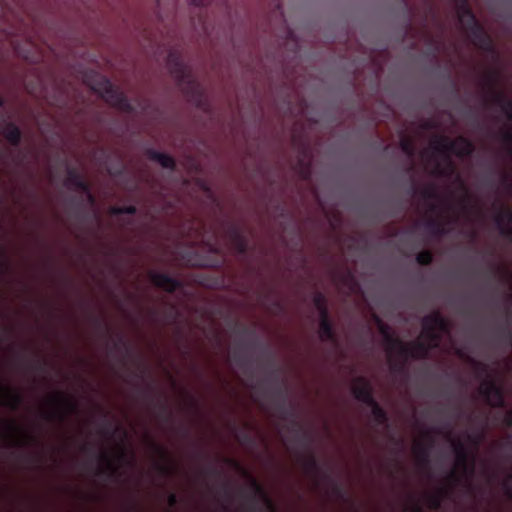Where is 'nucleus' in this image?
<instances>
[{"label":"nucleus","mask_w":512,"mask_h":512,"mask_svg":"<svg viewBox=\"0 0 512 512\" xmlns=\"http://www.w3.org/2000/svg\"><path fill=\"white\" fill-rule=\"evenodd\" d=\"M352 394L356 400L368 405L374 403V395L371 383L365 377H356L352 385Z\"/></svg>","instance_id":"obj_11"},{"label":"nucleus","mask_w":512,"mask_h":512,"mask_svg":"<svg viewBox=\"0 0 512 512\" xmlns=\"http://www.w3.org/2000/svg\"><path fill=\"white\" fill-rule=\"evenodd\" d=\"M2 267H3V269L6 271V270L8 269V264H7V263H4V264L2 265Z\"/></svg>","instance_id":"obj_57"},{"label":"nucleus","mask_w":512,"mask_h":512,"mask_svg":"<svg viewBox=\"0 0 512 512\" xmlns=\"http://www.w3.org/2000/svg\"><path fill=\"white\" fill-rule=\"evenodd\" d=\"M8 428L14 432L20 431V427L15 422L8 423Z\"/></svg>","instance_id":"obj_45"},{"label":"nucleus","mask_w":512,"mask_h":512,"mask_svg":"<svg viewBox=\"0 0 512 512\" xmlns=\"http://www.w3.org/2000/svg\"><path fill=\"white\" fill-rule=\"evenodd\" d=\"M507 492H508V495L511 496L512 495V492H511V489L508 487L507 488Z\"/></svg>","instance_id":"obj_60"},{"label":"nucleus","mask_w":512,"mask_h":512,"mask_svg":"<svg viewBox=\"0 0 512 512\" xmlns=\"http://www.w3.org/2000/svg\"><path fill=\"white\" fill-rule=\"evenodd\" d=\"M495 223L498 228L512 225V210L509 208H501L495 216Z\"/></svg>","instance_id":"obj_24"},{"label":"nucleus","mask_w":512,"mask_h":512,"mask_svg":"<svg viewBox=\"0 0 512 512\" xmlns=\"http://www.w3.org/2000/svg\"><path fill=\"white\" fill-rule=\"evenodd\" d=\"M482 439H483V433H482L478 438H473V437L469 436V440H470L471 442H473V444H474L476 447H478V445H479V443H480V441H481Z\"/></svg>","instance_id":"obj_44"},{"label":"nucleus","mask_w":512,"mask_h":512,"mask_svg":"<svg viewBox=\"0 0 512 512\" xmlns=\"http://www.w3.org/2000/svg\"><path fill=\"white\" fill-rule=\"evenodd\" d=\"M478 365L481 367V369H482V371H483V372H486L487 367H486L485 365H483V364H481V363H478Z\"/></svg>","instance_id":"obj_52"},{"label":"nucleus","mask_w":512,"mask_h":512,"mask_svg":"<svg viewBox=\"0 0 512 512\" xmlns=\"http://www.w3.org/2000/svg\"><path fill=\"white\" fill-rule=\"evenodd\" d=\"M89 450V446L88 445H84L83 446V451L87 452Z\"/></svg>","instance_id":"obj_56"},{"label":"nucleus","mask_w":512,"mask_h":512,"mask_svg":"<svg viewBox=\"0 0 512 512\" xmlns=\"http://www.w3.org/2000/svg\"><path fill=\"white\" fill-rule=\"evenodd\" d=\"M503 181H504V182H507V181H508V176H507V175H505V176L503 177Z\"/></svg>","instance_id":"obj_61"},{"label":"nucleus","mask_w":512,"mask_h":512,"mask_svg":"<svg viewBox=\"0 0 512 512\" xmlns=\"http://www.w3.org/2000/svg\"><path fill=\"white\" fill-rule=\"evenodd\" d=\"M36 368H37L38 370H44V365H42V364H38V365L36 366Z\"/></svg>","instance_id":"obj_54"},{"label":"nucleus","mask_w":512,"mask_h":512,"mask_svg":"<svg viewBox=\"0 0 512 512\" xmlns=\"http://www.w3.org/2000/svg\"><path fill=\"white\" fill-rule=\"evenodd\" d=\"M498 229L502 236L508 238L510 240V242H512V225L501 226V228H498Z\"/></svg>","instance_id":"obj_36"},{"label":"nucleus","mask_w":512,"mask_h":512,"mask_svg":"<svg viewBox=\"0 0 512 512\" xmlns=\"http://www.w3.org/2000/svg\"><path fill=\"white\" fill-rule=\"evenodd\" d=\"M225 493H226L227 497H230V494L227 489H225Z\"/></svg>","instance_id":"obj_64"},{"label":"nucleus","mask_w":512,"mask_h":512,"mask_svg":"<svg viewBox=\"0 0 512 512\" xmlns=\"http://www.w3.org/2000/svg\"><path fill=\"white\" fill-rule=\"evenodd\" d=\"M332 492L335 496H337L339 498H343L345 496V491H344L343 487L338 483H334L332 485Z\"/></svg>","instance_id":"obj_37"},{"label":"nucleus","mask_w":512,"mask_h":512,"mask_svg":"<svg viewBox=\"0 0 512 512\" xmlns=\"http://www.w3.org/2000/svg\"><path fill=\"white\" fill-rule=\"evenodd\" d=\"M453 451L456 457V464L465 474L473 475L475 460L471 457L465 445L459 440L452 441Z\"/></svg>","instance_id":"obj_10"},{"label":"nucleus","mask_w":512,"mask_h":512,"mask_svg":"<svg viewBox=\"0 0 512 512\" xmlns=\"http://www.w3.org/2000/svg\"><path fill=\"white\" fill-rule=\"evenodd\" d=\"M150 444H151V447L153 448V450L160 455L162 460H164L166 462L171 461L170 454L168 453L166 448H164L161 445L156 444L154 441H151Z\"/></svg>","instance_id":"obj_35"},{"label":"nucleus","mask_w":512,"mask_h":512,"mask_svg":"<svg viewBox=\"0 0 512 512\" xmlns=\"http://www.w3.org/2000/svg\"><path fill=\"white\" fill-rule=\"evenodd\" d=\"M504 422L508 427L512 426V410L507 412Z\"/></svg>","instance_id":"obj_43"},{"label":"nucleus","mask_w":512,"mask_h":512,"mask_svg":"<svg viewBox=\"0 0 512 512\" xmlns=\"http://www.w3.org/2000/svg\"><path fill=\"white\" fill-rule=\"evenodd\" d=\"M391 368L394 370V371H401L403 370L404 368V364H397V363H393L391 365Z\"/></svg>","instance_id":"obj_46"},{"label":"nucleus","mask_w":512,"mask_h":512,"mask_svg":"<svg viewBox=\"0 0 512 512\" xmlns=\"http://www.w3.org/2000/svg\"><path fill=\"white\" fill-rule=\"evenodd\" d=\"M416 455H417V458L419 460V462L425 466L428 465L429 463V448L422 444V443H418L416 446H415V449H414Z\"/></svg>","instance_id":"obj_30"},{"label":"nucleus","mask_w":512,"mask_h":512,"mask_svg":"<svg viewBox=\"0 0 512 512\" xmlns=\"http://www.w3.org/2000/svg\"><path fill=\"white\" fill-rule=\"evenodd\" d=\"M98 458L102 466L98 468L97 475H107L109 477L118 475V467L107 452H100Z\"/></svg>","instance_id":"obj_18"},{"label":"nucleus","mask_w":512,"mask_h":512,"mask_svg":"<svg viewBox=\"0 0 512 512\" xmlns=\"http://www.w3.org/2000/svg\"><path fill=\"white\" fill-rule=\"evenodd\" d=\"M423 335L433 344H439L442 334L450 332V323L439 311L428 314L422 319Z\"/></svg>","instance_id":"obj_5"},{"label":"nucleus","mask_w":512,"mask_h":512,"mask_svg":"<svg viewBox=\"0 0 512 512\" xmlns=\"http://www.w3.org/2000/svg\"><path fill=\"white\" fill-rule=\"evenodd\" d=\"M426 228L428 232L434 237H442L448 233L446 225L437 219H429L426 222Z\"/></svg>","instance_id":"obj_21"},{"label":"nucleus","mask_w":512,"mask_h":512,"mask_svg":"<svg viewBox=\"0 0 512 512\" xmlns=\"http://www.w3.org/2000/svg\"><path fill=\"white\" fill-rule=\"evenodd\" d=\"M503 336H504V339L506 340V342L510 344L511 341H512L511 333L507 332V331H504L503 332Z\"/></svg>","instance_id":"obj_47"},{"label":"nucleus","mask_w":512,"mask_h":512,"mask_svg":"<svg viewBox=\"0 0 512 512\" xmlns=\"http://www.w3.org/2000/svg\"><path fill=\"white\" fill-rule=\"evenodd\" d=\"M232 247L239 255H246L249 249L248 238L237 225H230L226 231Z\"/></svg>","instance_id":"obj_14"},{"label":"nucleus","mask_w":512,"mask_h":512,"mask_svg":"<svg viewBox=\"0 0 512 512\" xmlns=\"http://www.w3.org/2000/svg\"><path fill=\"white\" fill-rule=\"evenodd\" d=\"M278 393H279V394H281V395H283V394H284V390H283L282 388H279V389H278Z\"/></svg>","instance_id":"obj_58"},{"label":"nucleus","mask_w":512,"mask_h":512,"mask_svg":"<svg viewBox=\"0 0 512 512\" xmlns=\"http://www.w3.org/2000/svg\"><path fill=\"white\" fill-rule=\"evenodd\" d=\"M279 410L281 411V414L283 417L286 416V414L288 413V410H287L286 406L284 405V403H282L279 406Z\"/></svg>","instance_id":"obj_49"},{"label":"nucleus","mask_w":512,"mask_h":512,"mask_svg":"<svg viewBox=\"0 0 512 512\" xmlns=\"http://www.w3.org/2000/svg\"><path fill=\"white\" fill-rule=\"evenodd\" d=\"M191 402H192L193 406L197 405V401L195 399H191Z\"/></svg>","instance_id":"obj_59"},{"label":"nucleus","mask_w":512,"mask_h":512,"mask_svg":"<svg viewBox=\"0 0 512 512\" xmlns=\"http://www.w3.org/2000/svg\"><path fill=\"white\" fill-rule=\"evenodd\" d=\"M503 140H504L506 143L512 144V131H506V132L503 134Z\"/></svg>","instance_id":"obj_42"},{"label":"nucleus","mask_w":512,"mask_h":512,"mask_svg":"<svg viewBox=\"0 0 512 512\" xmlns=\"http://www.w3.org/2000/svg\"><path fill=\"white\" fill-rule=\"evenodd\" d=\"M149 278L154 286L164 290L167 293H174L182 287V282L169 274L157 271H150Z\"/></svg>","instance_id":"obj_12"},{"label":"nucleus","mask_w":512,"mask_h":512,"mask_svg":"<svg viewBox=\"0 0 512 512\" xmlns=\"http://www.w3.org/2000/svg\"><path fill=\"white\" fill-rule=\"evenodd\" d=\"M170 508H174L178 504V497L175 493H170L167 499Z\"/></svg>","instance_id":"obj_39"},{"label":"nucleus","mask_w":512,"mask_h":512,"mask_svg":"<svg viewBox=\"0 0 512 512\" xmlns=\"http://www.w3.org/2000/svg\"><path fill=\"white\" fill-rule=\"evenodd\" d=\"M167 64L170 70L171 75L179 82V83H191V77L187 70V67L183 63L182 59L179 55L174 52L169 53Z\"/></svg>","instance_id":"obj_13"},{"label":"nucleus","mask_w":512,"mask_h":512,"mask_svg":"<svg viewBox=\"0 0 512 512\" xmlns=\"http://www.w3.org/2000/svg\"><path fill=\"white\" fill-rule=\"evenodd\" d=\"M119 458H120L121 460H123V461H124V460H126V454H125V452H124V451H121V452H120V454H119Z\"/></svg>","instance_id":"obj_50"},{"label":"nucleus","mask_w":512,"mask_h":512,"mask_svg":"<svg viewBox=\"0 0 512 512\" xmlns=\"http://www.w3.org/2000/svg\"><path fill=\"white\" fill-rule=\"evenodd\" d=\"M146 156L150 160L158 162L165 169L175 170L176 168L175 159L166 153L149 148L146 150Z\"/></svg>","instance_id":"obj_17"},{"label":"nucleus","mask_w":512,"mask_h":512,"mask_svg":"<svg viewBox=\"0 0 512 512\" xmlns=\"http://www.w3.org/2000/svg\"><path fill=\"white\" fill-rule=\"evenodd\" d=\"M457 8L458 19H463L467 15L473 13L467 0H452Z\"/></svg>","instance_id":"obj_29"},{"label":"nucleus","mask_w":512,"mask_h":512,"mask_svg":"<svg viewBox=\"0 0 512 512\" xmlns=\"http://www.w3.org/2000/svg\"><path fill=\"white\" fill-rule=\"evenodd\" d=\"M447 480L452 482V483H456L458 482V476L457 474L455 473V471H451L448 476H447Z\"/></svg>","instance_id":"obj_41"},{"label":"nucleus","mask_w":512,"mask_h":512,"mask_svg":"<svg viewBox=\"0 0 512 512\" xmlns=\"http://www.w3.org/2000/svg\"><path fill=\"white\" fill-rule=\"evenodd\" d=\"M136 212L137 208L134 205L114 206L110 210V213L112 215H135Z\"/></svg>","instance_id":"obj_32"},{"label":"nucleus","mask_w":512,"mask_h":512,"mask_svg":"<svg viewBox=\"0 0 512 512\" xmlns=\"http://www.w3.org/2000/svg\"><path fill=\"white\" fill-rule=\"evenodd\" d=\"M120 346H123L127 351L130 349L129 345L124 342L122 337H119L118 340L114 343V348L119 349Z\"/></svg>","instance_id":"obj_40"},{"label":"nucleus","mask_w":512,"mask_h":512,"mask_svg":"<svg viewBox=\"0 0 512 512\" xmlns=\"http://www.w3.org/2000/svg\"><path fill=\"white\" fill-rule=\"evenodd\" d=\"M367 406L371 407L373 418L378 425L388 424L389 418L387 412L378 404L375 399L374 403H369Z\"/></svg>","instance_id":"obj_22"},{"label":"nucleus","mask_w":512,"mask_h":512,"mask_svg":"<svg viewBox=\"0 0 512 512\" xmlns=\"http://www.w3.org/2000/svg\"><path fill=\"white\" fill-rule=\"evenodd\" d=\"M433 150L436 153L445 155L447 158L445 166H441L439 163L436 165L434 174L437 176H450L454 173L455 167L447 154L452 152L460 158L469 157L473 154L475 146L472 141L464 136H459L455 140L440 137L433 143Z\"/></svg>","instance_id":"obj_1"},{"label":"nucleus","mask_w":512,"mask_h":512,"mask_svg":"<svg viewBox=\"0 0 512 512\" xmlns=\"http://www.w3.org/2000/svg\"><path fill=\"white\" fill-rule=\"evenodd\" d=\"M433 261V253L429 250H423L416 255V262L419 265L428 266Z\"/></svg>","instance_id":"obj_33"},{"label":"nucleus","mask_w":512,"mask_h":512,"mask_svg":"<svg viewBox=\"0 0 512 512\" xmlns=\"http://www.w3.org/2000/svg\"><path fill=\"white\" fill-rule=\"evenodd\" d=\"M3 390L6 393V399L4 402L0 400V405H5L11 410H17L24 401L23 395L10 387H3Z\"/></svg>","instance_id":"obj_20"},{"label":"nucleus","mask_w":512,"mask_h":512,"mask_svg":"<svg viewBox=\"0 0 512 512\" xmlns=\"http://www.w3.org/2000/svg\"><path fill=\"white\" fill-rule=\"evenodd\" d=\"M400 148L408 158H413L415 156L416 148L414 141L411 138L403 136L400 139Z\"/></svg>","instance_id":"obj_26"},{"label":"nucleus","mask_w":512,"mask_h":512,"mask_svg":"<svg viewBox=\"0 0 512 512\" xmlns=\"http://www.w3.org/2000/svg\"><path fill=\"white\" fill-rule=\"evenodd\" d=\"M420 196L425 200H437L439 194L434 184H427L419 190Z\"/></svg>","instance_id":"obj_27"},{"label":"nucleus","mask_w":512,"mask_h":512,"mask_svg":"<svg viewBox=\"0 0 512 512\" xmlns=\"http://www.w3.org/2000/svg\"><path fill=\"white\" fill-rule=\"evenodd\" d=\"M65 186L78 190L87 195L90 203H94L95 198L91 193L90 184L83 178L81 173L75 167H67V177L64 182Z\"/></svg>","instance_id":"obj_9"},{"label":"nucleus","mask_w":512,"mask_h":512,"mask_svg":"<svg viewBox=\"0 0 512 512\" xmlns=\"http://www.w3.org/2000/svg\"><path fill=\"white\" fill-rule=\"evenodd\" d=\"M319 337L322 341L337 342V334L329 317L321 318L319 322Z\"/></svg>","instance_id":"obj_19"},{"label":"nucleus","mask_w":512,"mask_h":512,"mask_svg":"<svg viewBox=\"0 0 512 512\" xmlns=\"http://www.w3.org/2000/svg\"><path fill=\"white\" fill-rule=\"evenodd\" d=\"M5 435H4V431L3 429L0 427V438H3Z\"/></svg>","instance_id":"obj_55"},{"label":"nucleus","mask_w":512,"mask_h":512,"mask_svg":"<svg viewBox=\"0 0 512 512\" xmlns=\"http://www.w3.org/2000/svg\"><path fill=\"white\" fill-rule=\"evenodd\" d=\"M160 407V415L164 417L165 420H169L171 417V413L168 411V408L165 403L159 402Z\"/></svg>","instance_id":"obj_38"},{"label":"nucleus","mask_w":512,"mask_h":512,"mask_svg":"<svg viewBox=\"0 0 512 512\" xmlns=\"http://www.w3.org/2000/svg\"><path fill=\"white\" fill-rule=\"evenodd\" d=\"M313 304L314 306L316 307L318 313H319V316H320V319L321 318H325V317H329V310H328V307H327V300H326V297L323 293L321 292H316L313 296Z\"/></svg>","instance_id":"obj_23"},{"label":"nucleus","mask_w":512,"mask_h":512,"mask_svg":"<svg viewBox=\"0 0 512 512\" xmlns=\"http://www.w3.org/2000/svg\"><path fill=\"white\" fill-rule=\"evenodd\" d=\"M26 438H28V439H29V440H31V441H32V440H34V437L29 436V435H26Z\"/></svg>","instance_id":"obj_62"},{"label":"nucleus","mask_w":512,"mask_h":512,"mask_svg":"<svg viewBox=\"0 0 512 512\" xmlns=\"http://www.w3.org/2000/svg\"><path fill=\"white\" fill-rule=\"evenodd\" d=\"M207 0H192V3L196 6H204L206 5Z\"/></svg>","instance_id":"obj_48"},{"label":"nucleus","mask_w":512,"mask_h":512,"mask_svg":"<svg viewBox=\"0 0 512 512\" xmlns=\"http://www.w3.org/2000/svg\"><path fill=\"white\" fill-rule=\"evenodd\" d=\"M447 494L445 489H441L439 494H430L427 496V502L430 508L439 509L442 504V497Z\"/></svg>","instance_id":"obj_31"},{"label":"nucleus","mask_w":512,"mask_h":512,"mask_svg":"<svg viewBox=\"0 0 512 512\" xmlns=\"http://www.w3.org/2000/svg\"><path fill=\"white\" fill-rule=\"evenodd\" d=\"M1 134L10 145L14 147H18L20 145L22 140V132L15 123H5L1 129Z\"/></svg>","instance_id":"obj_16"},{"label":"nucleus","mask_w":512,"mask_h":512,"mask_svg":"<svg viewBox=\"0 0 512 512\" xmlns=\"http://www.w3.org/2000/svg\"><path fill=\"white\" fill-rule=\"evenodd\" d=\"M479 392L490 406L497 408H503L505 406L503 389L497 385L493 379L483 381Z\"/></svg>","instance_id":"obj_7"},{"label":"nucleus","mask_w":512,"mask_h":512,"mask_svg":"<svg viewBox=\"0 0 512 512\" xmlns=\"http://www.w3.org/2000/svg\"><path fill=\"white\" fill-rule=\"evenodd\" d=\"M91 88L110 106L129 114L135 111L125 93L114 86L107 77H101Z\"/></svg>","instance_id":"obj_3"},{"label":"nucleus","mask_w":512,"mask_h":512,"mask_svg":"<svg viewBox=\"0 0 512 512\" xmlns=\"http://www.w3.org/2000/svg\"><path fill=\"white\" fill-rule=\"evenodd\" d=\"M458 20L477 48L489 53L494 52V45L490 35L485 31L474 13Z\"/></svg>","instance_id":"obj_4"},{"label":"nucleus","mask_w":512,"mask_h":512,"mask_svg":"<svg viewBox=\"0 0 512 512\" xmlns=\"http://www.w3.org/2000/svg\"><path fill=\"white\" fill-rule=\"evenodd\" d=\"M452 87H453V90L454 92L457 94L458 93V89H457V86L454 82H452Z\"/></svg>","instance_id":"obj_53"},{"label":"nucleus","mask_w":512,"mask_h":512,"mask_svg":"<svg viewBox=\"0 0 512 512\" xmlns=\"http://www.w3.org/2000/svg\"><path fill=\"white\" fill-rule=\"evenodd\" d=\"M389 327L385 324L380 325V332L384 336L389 352L398 349L399 355L406 361L408 358L426 359L431 349L438 347L439 344H433L429 339L427 341L416 340L411 343H404L394 337Z\"/></svg>","instance_id":"obj_2"},{"label":"nucleus","mask_w":512,"mask_h":512,"mask_svg":"<svg viewBox=\"0 0 512 512\" xmlns=\"http://www.w3.org/2000/svg\"><path fill=\"white\" fill-rule=\"evenodd\" d=\"M49 401L57 407V410L43 413V418L47 421H63L68 414L74 413L78 409L77 402L66 397L62 392L51 395Z\"/></svg>","instance_id":"obj_6"},{"label":"nucleus","mask_w":512,"mask_h":512,"mask_svg":"<svg viewBox=\"0 0 512 512\" xmlns=\"http://www.w3.org/2000/svg\"><path fill=\"white\" fill-rule=\"evenodd\" d=\"M489 92L491 94L492 103L501 108L509 121H512V100L508 99L503 92L496 91L497 77L494 74L486 76Z\"/></svg>","instance_id":"obj_8"},{"label":"nucleus","mask_w":512,"mask_h":512,"mask_svg":"<svg viewBox=\"0 0 512 512\" xmlns=\"http://www.w3.org/2000/svg\"><path fill=\"white\" fill-rule=\"evenodd\" d=\"M154 467L162 476H171L174 473V467L169 464L156 462Z\"/></svg>","instance_id":"obj_34"},{"label":"nucleus","mask_w":512,"mask_h":512,"mask_svg":"<svg viewBox=\"0 0 512 512\" xmlns=\"http://www.w3.org/2000/svg\"><path fill=\"white\" fill-rule=\"evenodd\" d=\"M457 8L458 19H463L467 15L473 13L467 0H452Z\"/></svg>","instance_id":"obj_28"},{"label":"nucleus","mask_w":512,"mask_h":512,"mask_svg":"<svg viewBox=\"0 0 512 512\" xmlns=\"http://www.w3.org/2000/svg\"><path fill=\"white\" fill-rule=\"evenodd\" d=\"M250 485L253 490V499L258 498L261 500L266 506L268 512H279L264 487L257 480L252 478Z\"/></svg>","instance_id":"obj_15"},{"label":"nucleus","mask_w":512,"mask_h":512,"mask_svg":"<svg viewBox=\"0 0 512 512\" xmlns=\"http://www.w3.org/2000/svg\"><path fill=\"white\" fill-rule=\"evenodd\" d=\"M504 273H505L508 277H510V276H511V275H510V273L508 272V270H504Z\"/></svg>","instance_id":"obj_63"},{"label":"nucleus","mask_w":512,"mask_h":512,"mask_svg":"<svg viewBox=\"0 0 512 512\" xmlns=\"http://www.w3.org/2000/svg\"><path fill=\"white\" fill-rule=\"evenodd\" d=\"M303 467L307 474L317 476L320 472V465L313 454H310L303 461Z\"/></svg>","instance_id":"obj_25"},{"label":"nucleus","mask_w":512,"mask_h":512,"mask_svg":"<svg viewBox=\"0 0 512 512\" xmlns=\"http://www.w3.org/2000/svg\"><path fill=\"white\" fill-rule=\"evenodd\" d=\"M210 472H211L212 474L216 475V476H219V474H220V473H219V471H218V470H216V469H211V470H210Z\"/></svg>","instance_id":"obj_51"}]
</instances>
